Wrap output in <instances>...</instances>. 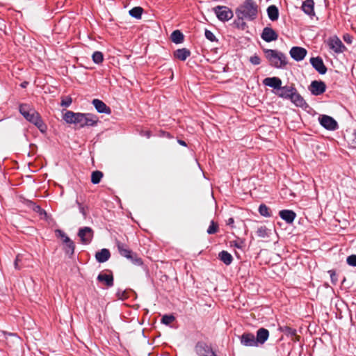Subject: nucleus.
Returning <instances> with one entry per match:
<instances>
[{
	"label": "nucleus",
	"mask_w": 356,
	"mask_h": 356,
	"mask_svg": "<svg viewBox=\"0 0 356 356\" xmlns=\"http://www.w3.org/2000/svg\"><path fill=\"white\" fill-rule=\"evenodd\" d=\"M64 250L65 254L72 256L74 253L75 244L74 243L70 238V237H65V239L63 240Z\"/></svg>",
	"instance_id": "nucleus-22"
},
{
	"label": "nucleus",
	"mask_w": 356,
	"mask_h": 356,
	"mask_svg": "<svg viewBox=\"0 0 356 356\" xmlns=\"http://www.w3.org/2000/svg\"><path fill=\"white\" fill-rule=\"evenodd\" d=\"M326 90V85L322 81H313L309 86V90L313 95H322Z\"/></svg>",
	"instance_id": "nucleus-7"
},
{
	"label": "nucleus",
	"mask_w": 356,
	"mask_h": 356,
	"mask_svg": "<svg viewBox=\"0 0 356 356\" xmlns=\"http://www.w3.org/2000/svg\"><path fill=\"white\" fill-rule=\"evenodd\" d=\"M19 112L26 120L35 125L42 133L47 131V125L35 109L30 108L27 104H22L19 106Z\"/></svg>",
	"instance_id": "nucleus-2"
},
{
	"label": "nucleus",
	"mask_w": 356,
	"mask_h": 356,
	"mask_svg": "<svg viewBox=\"0 0 356 356\" xmlns=\"http://www.w3.org/2000/svg\"><path fill=\"white\" fill-rule=\"evenodd\" d=\"M28 84V82H23L22 84H21V86L23 87V88H25L26 86V85Z\"/></svg>",
	"instance_id": "nucleus-53"
},
{
	"label": "nucleus",
	"mask_w": 356,
	"mask_h": 356,
	"mask_svg": "<svg viewBox=\"0 0 356 356\" xmlns=\"http://www.w3.org/2000/svg\"><path fill=\"white\" fill-rule=\"evenodd\" d=\"M264 52L271 66L282 68L287 64L286 58L283 53L273 49H266Z\"/></svg>",
	"instance_id": "nucleus-4"
},
{
	"label": "nucleus",
	"mask_w": 356,
	"mask_h": 356,
	"mask_svg": "<svg viewBox=\"0 0 356 356\" xmlns=\"http://www.w3.org/2000/svg\"><path fill=\"white\" fill-rule=\"evenodd\" d=\"M243 19H245V18L238 17L237 19L234 20L233 25L237 29L244 30L247 27V25L246 23L243 22Z\"/></svg>",
	"instance_id": "nucleus-35"
},
{
	"label": "nucleus",
	"mask_w": 356,
	"mask_h": 356,
	"mask_svg": "<svg viewBox=\"0 0 356 356\" xmlns=\"http://www.w3.org/2000/svg\"><path fill=\"white\" fill-rule=\"evenodd\" d=\"M195 350L198 356H216L211 347L202 341L196 344Z\"/></svg>",
	"instance_id": "nucleus-6"
},
{
	"label": "nucleus",
	"mask_w": 356,
	"mask_h": 356,
	"mask_svg": "<svg viewBox=\"0 0 356 356\" xmlns=\"http://www.w3.org/2000/svg\"><path fill=\"white\" fill-rule=\"evenodd\" d=\"M290 100L296 106L300 107L302 109L305 110L309 107L308 104L306 102L305 99L301 96V95L298 92L296 88L293 92Z\"/></svg>",
	"instance_id": "nucleus-9"
},
{
	"label": "nucleus",
	"mask_w": 356,
	"mask_h": 356,
	"mask_svg": "<svg viewBox=\"0 0 356 356\" xmlns=\"http://www.w3.org/2000/svg\"><path fill=\"white\" fill-rule=\"evenodd\" d=\"M346 261L351 266H356V254H352L347 257Z\"/></svg>",
	"instance_id": "nucleus-42"
},
{
	"label": "nucleus",
	"mask_w": 356,
	"mask_h": 356,
	"mask_svg": "<svg viewBox=\"0 0 356 356\" xmlns=\"http://www.w3.org/2000/svg\"><path fill=\"white\" fill-rule=\"evenodd\" d=\"M261 37L264 41L270 42L276 40L278 38V35L272 28L265 27Z\"/></svg>",
	"instance_id": "nucleus-15"
},
{
	"label": "nucleus",
	"mask_w": 356,
	"mask_h": 356,
	"mask_svg": "<svg viewBox=\"0 0 356 356\" xmlns=\"http://www.w3.org/2000/svg\"><path fill=\"white\" fill-rule=\"evenodd\" d=\"M328 45L336 53H341L346 49L341 40L337 37L330 38L328 41Z\"/></svg>",
	"instance_id": "nucleus-13"
},
{
	"label": "nucleus",
	"mask_w": 356,
	"mask_h": 356,
	"mask_svg": "<svg viewBox=\"0 0 356 356\" xmlns=\"http://www.w3.org/2000/svg\"><path fill=\"white\" fill-rule=\"evenodd\" d=\"M344 40L347 41L348 40V38H346V37H344Z\"/></svg>",
	"instance_id": "nucleus-56"
},
{
	"label": "nucleus",
	"mask_w": 356,
	"mask_h": 356,
	"mask_svg": "<svg viewBox=\"0 0 356 356\" xmlns=\"http://www.w3.org/2000/svg\"><path fill=\"white\" fill-rule=\"evenodd\" d=\"M178 143H179L180 145H183V146H186V142H185V141H184V140H178Z\"/></svg>",
	"instance_id": "nucleus-52"
},
{
	"label": "nucleus",
	"mask_w": 356,
	"mask_h": 356,
	"mask_svg": "<svg viewBox=\"0 0 356 356\" xmlns=\"http://www.w3.org/2000/svg\"><path fill=\"white\" fill-rule=\"evenodd\" d=\"M170 38L175 44H179L183 42L184 36L179 30H175L172 33Z\"/></svg>",
	"instance_id": "nucleus-30"
},
{
	"label": "nucleus",
	"mask_w": 356,
	"mask_h": 356,
	"mask_svg": "<svg viewBox=\"0 0 356 356\" xmlns=\"http://www.w3.org/2000/svg\"><path fill=\"white\" fill-rule=\"evenodd\" d=\"M234 222V220L233 218H229L227 220V225H229V226H232L233 227V224Z\"/></svg>",
	"instance_id": "nucleus-51"
},
{
	"label": "nucleus",
	"mask_w": 356,
	"mask_h": 356,
	"mask_svg": "<svg viewBox=\"0 0 356 356\" xmlns=\"http://www.w3.org/2000/svg\"><path fill=\"white\" fill-rule=\"evenodd\" d=\"M280 330L284 332L287 337H291V340L294 342L299 341L300 337L297 334L296 330L289 326L280 327Z\"/></svg>",
	"instance_id": "nucleus-19"
},
{
	"label": "nucleus",
	"mask_w": 356,
	"mask_h": 356,
	"mask_svg": "<svg viewBox=\"0 0 356 356\" xmlns=\"http://www.w3.org/2000/svg\"><path fill=\"white\" fill-rule=\"evenodd\" d=\"M267 13L269 19L275 21L279 17V10L276 6L271 5L267 8Z\"/></svg>",
	"instance_id": "nucleus-28"
},
{
	"label": "nucleus",
	"mask_w": 356,
	"mask_h": 356,
	"mask_svg": "<svg viewBox=\"0 0 356 356\" xmlns=\"http://www.w3.org/2000/svg\"><path fill=\"white\" fill-rule=\"evenodd\" d=\"M328 273L330 275L332 283L335 284L337 282V277L335 271L333 270H329Z\"/></svg>",
	"instance_id": "nucleus-46"
},
{
	"label": "nucleus",
	"mask_w": 356,
	"mask_h": 356,
	"mask_svg": "<svg viewBox=\"0 0 356 356\" xmlns=\"http://www.w3.org/2000/svg\"><path fill=\"white\" fill-rule=\"evenodd\" d=\"M290 56L296 61H300L305 58L307 54V51L300 47H293L290 51Z\"/></svg>",
	"instance_id": "nucleus-12"
},
{
	"label": "nucleus",
	"mask_w": 356,
	"mask_h": 356,
	"mask_svg": "<svg viewBox=\"0 0 356 356\" xmlns=\"http://www.w3.org/2000/svg\"><path fill=\"white\" fill-rule=\"evenodd\" d=\"M230 245L232 247L234 246V247H236L238 248H243V247H244L245 244L243 241H230Z\"/></svg>",
	"instance_id": "nucleus-45"
},
{
	"label": "nucleus",
	"mask_w": 356,
	"mask_h": 356,
	"mask_svg": "<svg viewBox=\"0 0 356 356\" xmlns=\"http://www.w3.org/2000/svg\"><path fill=\"white\" fill-rule=\"evenodd\" d=\"M344 40L347 41L348 40V38H346V37H344Z\"/></svg>",
	"instance_id": "nucleus-55"
},
{
	"label": "nucleus",
	"mask_w": 356,
	"mask_h": 356,
	"mask_svg": "<svg viewBox=\"0 0 356 356\" xmlns=\"http://www.w3.org/2000/svg\"><path fill=\"white\" fill-rule=\"evenodd\" d=\"M219 259L225 264L229 265L233 261V257L231 254L225 250L221 251L218 254Z\"/></svg>",
	"instance_id": "nucleus-29"
},
{
	"label": "nucleus",
	"mask_w": 356,
	"mask_h": 356,
	"mask_svg": "<svg viewBox=\"0 0 356 356\" xmlns=\"http://www.w3.org/2000/svg\"><path fill=\"white\" fill-rule=\"evenodd\" d=\"M104 174L99 170H95L92 172L91 175V182L93 184H97L100 182Z\"/></svg>",
	"instance_id": "nucleus-31"
},
{
	"label": "nucleus",
	"mask_w": 356,
	"mask_h": 356,
	"mask_svg": "<svg viewBox=\"0 0 356 356\" xmlns=\"http://www.w3.org/2000/svg\"><path fill=\"white\" fill-rule=\"evenodd\" d=\"M218 19L222 22H226L232 19L234 16L232 10L227 6H218L213 8Z\"/></svg>",
	"instance_id": "nucleus-5"
},
{
	"label": "nucleus",
	"mask_w": 356,
	"mask_h": 356,
	"mask_svg": "<svg viewBox=\"0 0 356 356\" xmlns=\"http://www.w3.org/2000/svg\"><path fill=\"white\" fill-rule=\"evenodd\" d=\"M296 89L293 84L290 86H285L280 87V89L276 92V95L283 99H290L293 92Z\"/></svg>",
	"instance_id": "nucleus-14"
},
{
	"label": "nucleus",
	"mask_w": 356,
	"mask_h": 356,
	"mask_svg": "<svg viewBox=\"0 0 356 356\" xmlns=\"http://www.w3.org/2000/svg\"><path fill=\"white\" fill-rule=\"evenodd\" d=\"M71 104H72V99L70 97H67L66 99H62L60 105L62 106L68 107Z\"/></svg>",
	"instance_id": "nucleus-47"
},
{
	"label": "nucleus",
	"mask_w": 356,
	"mask_h": 356,
	"mask_svg": "<svg viewBox=\"0 0 356 356\" xmlns=\"http://www.w3.org/2000/svg\"><path fill=\"white\" fill-rule=\"evenodd\" d=\"M241 343L245 346H257L255 337L250 332H244L240 337Z\"/></svg>",
	"instance_id": "nucleus-16"
},
{
	"label": "nucleus",
	"mask_w": 356,
	"mask_h": 356,
	"mask_svg": "<svg viewBox=\"0 0 356 356\" xmlns=\"http://www.w3.org/2000/svg\"><path fill=\"white\" fill-rule=\"evenodd\" d=\"M259 7L254 0H245L236 10L237 17L254 20L258 15Z\"/></svg>",
	"instance_id": "nucleus-3"
},
{
	"label": "nucleus",
	"mask_w": 356,
	"mask_h": 356,
	"mask_svg": "<svg viewBox=\"0 0 356 356\" xmlns=\"http://www.w3.org/2000/svg\"><path fill=\"white\" fill-rule=\"evenodd\" d=\"M92 104L95 106L97 112L100 113L110 114L111 113L110 107L106 106V104L103 102L102 100L95 99L92 100Z\"/></svg>",
	"instance_id": "nucleus-17"
},
{
	"label": "nucleus",
	"mask_w": 356,
	"mask_h": 356,
	"mask_svg": "<svg viewBox=\"0 0 356 356\" xmlns=\"http://www.w3.org/2000/svg\"><path fill=\"white\" fill-rule=\"evenodd\" d=\"M191 56V51L186 48L178 49L174 51V56L181 60L184 61Z\"/></svg>",
	"instance_id": "nucleus-25"
},
{
	"label": "nucleus",
	"mask_w": 356,
	"mask_h": 356,
	"mask_svg": "<svg viewBox=\"0 0 356 356\" xmlns=\"http://www.w3.org/2000/svg\"><path fill=\"white\" fill-rule=\"evenodd\" d=\"M127 259H129L133 264L136 266H142L143 264V260L138 254L132 251L130 256H128Z\"/></svg>",
	"instance_id": "nucleus-32"
},
{
	"label": "nucleus",
	"mask_w": 356,
	"mask_h": 356,
	"mask_svg": "<svg viewBox=\"0 0 356 356\" xmlns=\"http://www.w3.org/2000/svg\"><path fill=\"white\" fill-rule=\"evenodd\" d=\"M175 320L173 315H164L161 318V323L165 325H169Z\"/></svg>",
	"instance_id": "nucleus-40"
},
{
	"label": "nucleus",
	"mask_w": 356,
	"mask_h": 356,
	"mask_svg": "<svg viewBox=\"0 0 356 356\" xmlns=\"http://www.w3.org/2000/svg\"><path fill=\"white\" fill-rule=\"evenodd\" d=\"M263 83L278 90L282 86V81L280 78L275 76L267 77L264 79Z\"/></svg>",
	"instance_id": "nucleus-18"
},
{
	"label": "nucleus",
	"mask_w": 356,
	"mask_h": 356,
	"mask_svg": "<svg viewBox=\"0 0 356 356\" xmlns=\"http://www.w3.org/2000/svg\"><path fill=\"white\" fill-rule=\"evenodd\" d=\"M268 337L269 332L267 329L259 328L257 332V337H255L257 344H264L267 341Z\"/></svg>",
	"instance_id": "nucleus-21"
},
{
	"label": "nucleus",
	"mask_w": 356,
	"mask_h": 356,
	"mask_svg": "<svg viewBox=\"0 0 356 356\" xmlns=\"http://www.w3.org/2000/svg\"><path fill=\"white\" fill-rule=\"evenodd\" d=\"M348 143L353 148H356V131L348 136Z\"/></svg>",
	"instance_id": "nucleus-39"
},
{
	"label": "nucleus",
	"mask_w": 356,
	"mask_h": 356,
	"mask_svg": "<svg viewBox=\"0 0 356 356\" xmlns=\"http://www.w3.org/2000/svg\"><path fill=\"white\" fill-rule=\"evenodd\" d=\"M256 234L258 237L265 238L268 236V230L266 226H261L257 228Z\"/></svg>",
	"instance_id": "nucleus-34"
},
{
	"label": "nucleus",
	"mask_w": 356,
	"mask_h": 356,
	"mask_svg": "<svg viewBox=\"0 0 356 356\" xmlns=\"http://www.w3.org/2000/svg\"><path fill=\"white\" fill-rule=\"evenodd\" d=\"M310 63L312 67L321 74H325L327 72V67L325 65L323 59L319 57H312L310 58Z\"/></svg>",
	"instance_id": "nucleus-10"
},
{
	"label": "nucleus",
	"mask_w": 356,
	"mask_h": 356,
	"mask_svg": "<svg viewBox=\"0 0 356 356\" xmlns=\"http://www.w3.org/2000/svg\"><path fill=\"white\" fill-rule=\"evenodd\" d=\"M218 225L217 222L212 220L211 222V225H209V228L207 229V233L209 234H213L218 232Z\"/></svg>",
	"instance_id": "nucleus-38"
},
{
	"label": "nucleus",
	"mask_w": 356,
	"mask_h": 356,
	"mask_svg": "<svg viewBox=\"0 0 356 356\" xmlns=\"http://www.w3.org/2000/svg\"><path fill=\"white\" fill-rule=\"evenodd\" d=\"M92 60L95 63H101L104 60L103 54L101 51H95L92 54Z\"/></svg>",
	"instance_id": "nucleus-37"
},
{
	"label": "nucleus",
	"mask_w": 356,
	"mask_h": 356,
	"mask_svg": "<svg viewBox=\"0 0 356 356\" xmlns=\"http://www.w3.org/2000/svg\"><path fill=\"white\" fill-rule=\"evenodd\" d=\"M80 209H81V211L84 214L83 208L81 207Z\"/></svg>",
	"instance_id": "nucleus-54"
},
{
	"label": "nucleus",
	"mask_w": 356,
	"mask_h": 356,
	"mask_svg": "<svg viewBox=\"0 0 356 356\" xmlns=\"http://www.w3.org/2000/svg\"><path fill=\"white\" fill-rule=\"evenodd\" d=\"M33 210L35 212L40 213V214L42 213H46V212L38 205H34Z\"/></svg>",
	"instance_id": "nucleus-49"
},
{
	"label": "nucleus",
	"mask_w": 356,
	"mask_h": 356,
	"mask_svg": "<svg viewBox=\"0 0 356 356\" xmlns=\"http://www.w3.org/2000/svg\"><path fill=\"white\" fill-rule=\"evenodd\" d=\"M250 61L253 65H259L261 63V59L257 55H253L250 58Z\"/></svg>",
	"instance_id": "nucleus-44"
},
{
	"label": "nucleus",
	"mask_w": 356,
	"mask_h": 356,
	"mask_svg": "<svg viewBox=\"0 0 356 356\" xmlns=\"http://www.w3.org/2000/svg\"><path fill=\"white\" fill-rule=\"evenodd\" d=\"M93 230L89 227L80 228L78 236L81 238V241L83 244H88L93 238Z\"/></svg>",
	"instance_id": "nucleus-8"
},
{
	"label": "nucleus",
	"mask_w": 356,
	"mask_h": 356,
	"mask_svg": "<svg viewBox=\"0 0 356 356\" xmlns=\"http://www.w3.org/2000/svg\"><path fill=\"white\" fill-rule=\"evenodd\" d=\"M20 261V255L18 254L17 257H16V259L15 260V262H14V266H15V268L17 270L20 269V267L19 266V262Z\"/></svg>",
	"instance_id": "nucleus-50"
},
{
	"label": "nucleus",
	"mask_w": 356,
	"mask_h": 356,
	"mask_svg": "<svg viewBox=\"0 0 356 356\" xmlns=\"http://www.w3.org/2000/svg\"><path fill=\"white\" fill-rule=\"evenodd\" d=\"M143 13V9L140 6L134 7L129 10V15L136 19H140Z\"/></svg>",
	"instance_id": "nucleus-33"
},
{
	"label": "nucleus",
	"mask_w": 356,
	"mask_h": 356,
	"mask_svg": "<svg viewBox=\"0 0 356 356\" xmlns=\"http://www.w3.org/2000/svg\"><path fill=\"white\" fill-rule=\"evenodd\" d=\"M259 212L263 216H265V217L271 216V213H270L269 208L265 204H261L259 206Z\"/></svg>",
	"instance_id": "nucleus-36"
},
{
	"label": "nucleus",
	"mask_w": 356,
	"mask_h": 356,
	"mask_svg": "<svg viewBox=\"0 0 356 356\" xmlns=\"http://www.w3.org/2000/svg\"><path fill=\"white\" fill-rule=\"evenodd\" d=\"M97 280L99 282L104 283L107 287H111L113 285V276L112 274L107 275L100 273L97 276Z\"/></svg>",
	"instance_id": "nucleus-26"
},
{
	"label": "nucleus",
	"mask_w": 356,
	"mask_h": 356,
	"mask_svg": "<svg viewBox=\"0 0 356 356\" xmlns=\"http://www.w3.org/2000/svg\"><path fill=\"white\" fill-rule=\"evenodd\" d=\"M56 235L60 238H62L63 240L65 239V237H68L62 230L60 229H56Z\"/></svg>",
	"instance_id": "nucleus-48"
},
{
	"label": "nucleus",
	"mask_w": 356,
	"mask_h": 356,
	"mask_svg": "<svg viewBox=\"0 0 356 356\" xmlns=\"http://www.w3.org/2000/svg\"><path fill=\"white\" fill-rule=\"evenodd\" d=\"M63 120L68 124H74L79 127L95 126L98 122V118L91 113H74L67 111L63 115Z\"/></svg>",
	"instance_id": "nucleus-1"
},
{
	"label": "nucleus",
	"mask_w": 356,
	"mask_h": 356,
	"mask_svg": "<svg viewBox=\"0 0 356 356\" xmlns=\"http://www.w3.org/2000/svg\"><path fill=\"white\" fill-rule=\"evenodd\" d=\"M116 295L119 299H122V300H125V299L128 298V297H129L128 293L126 291L119 290L117 292Z\"/></svg>",
	"instance_id": "nucleus-43"
},
{
	"label": "nucleus",
	"mask_w": 356,
	"mask_h": 356,
	"mask_svg": "<svg viewBox=\"0 0 356 356\" xmlns=\"http://www.w3.org/2000/svg\"><path fill=\"white\" fill-rule=\"evenodd\" d=\"M320 124L328 130H335L337 128V122L330 116L322 115L319 118Z\"/></svg>",
	"instance_id": "nucleus-11"
},
{
	"label": "nucleus",
	"mask_w": 356,
	"mask_h": 356,
	"mask_svg": "<svg viewBox=\"0 0 356 356\" xmlns=\"http://www.w3.org/2000/svg\"><path fill=\"white\" fill-rule=\"evenodd\" d=\"M110 257V251L106 248L102 249L100 251L97 252L95 254V258L99 263L106 262L109 259Z\"/></svg>",
	"instance_id": "nucleus-24"
},
{
	"label": "nucleus",
	"mask_w": 356,
	"mask_h": 356,
	"mask_svg": "<svg viewBox=\"0 0 356 356\" xmlns=\"http://www.w3.org/2000/svg\"><path fill=\"white\" fill-rule=\"evenodd\" d=\"M205 37L207 39L210 40L211 42L217 41V39L214 34L209 30H205Z\"/></svg>",
	"instance_id": "nucleus-41"
},
{
	"label": "nucleus",
	"mask_w": 356,
	"mask_h": 356,
	"mask_svg": "<svg viewBox=\"0 0 356 356\" xmlns=\"http://www.w3.org/2000/svg\"><path fill=\"white\" fill-rule=\"evenodd\" d=\"M279 215L282 219L285 220L289 224L292 223L296 217V214L294 211L287 209L280 211Z\"/></svg>",
	"instance_id": "nucleus-20"
},
{
	"label": "nucleus",
	"mask_w": 356,
	"mask_h": 356,
	"mask_svg": "<svg viewBox=\"0 0 356 356\" xmlns=\"http://www.w3.org/2000/svg\"><path fill=\"white\" fill-rule=\"evenodd\" d=\"M314 3L313 0H305L302 5V10L309 15H314Z\"/></svg>",
	"instance_id": "nucleus-27"
},
{
	"label": "nucleus",
	"mask_w": 356,
	"mask_h": 356,
	"mask_svg": "<svg viewBox=\"0 0 356 356\" xmlns=\"http://www.w3.org/2000/svg\"><path fill=\"white\" fill-rule=\"evenodd\" d=\"M116 245L118 250L119 253L121 256L124 257H127L128 256H130V254H131L132 250L129 249L128 245L120 241H116Z\"/></svg>",
	"instance_id": "nucleus-23"
}]
</instances>
